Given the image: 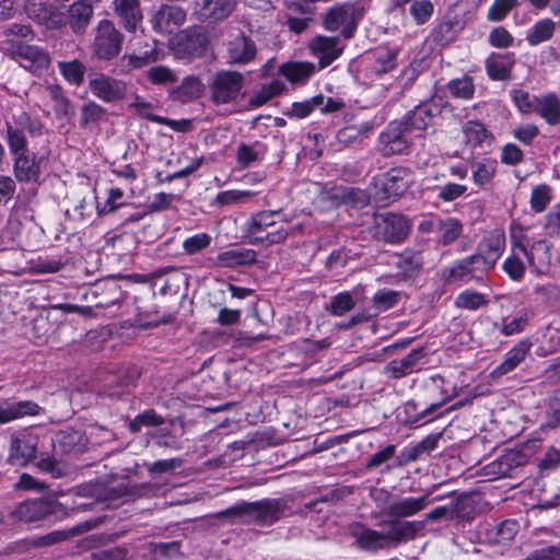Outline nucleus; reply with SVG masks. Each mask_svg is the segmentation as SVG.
I'll return each instance as SVG.
<instances>
[{"mask_svg":"<svg viewBox=\"0 0 560 560\" xmlns=\"http://www.w3.org/2000/svg\"><path fill=\"white\" fill-rule=\"evenodd\" d=\"M89 88L95 96L107 103L124 98L126 93V86L122 82L105 75L92 79Z\"/></svg>","mask_w":560,"mask_h":560,"instance_id":"5701e85b","label":"nucleus"},{"mask_svg":"<svg viewBox=\"0 0 560 560\" xmlns=\"http://www.w3.org/2000/svg\"><path fill=\"white\" fill-rule=\"evenodd\" d=\"M495 173V162H477L472 164V179L476 185L485 187L492 182Z\"/></svg>","mask_w":560,"mask_h":560,"instance_id":"8fccbe9b","label":"nucleus"},{"mask_svg":"<svg viewBox=\"0 0 560 560\" xmlns=\"http://www.w3.org/2000/svg\"><path fill=\"white\" fill-rule=\"evenodd\" d=\"M517 5V0H494L488 10V20L499 22Z\"/></svg>","mask_w":560,"mask_h":560,"instance_id":"13d9d810","label":"nucleus"},{"mask_svg":"<svg viewBox=\"0 0 560 560\" xmlns=\"http://www.w3.org/2000/svg\"><path fill=\"white\" fill-rule=\"evenodd\" d=\"M383 524L386 526V530L378 532L354 522L349 525V534L359 549L376 552L386 547L413 540L423 530V522L388 520Z\"/></svg>","mask_w":560,"mask_h":560,"instance_id":"f257e3e1","label":"nucleus"},{"mask_svg":"<svg viewBox=\"0 0 560 560\" xmlns=\"http://www.w3.org/2000/svg\"><path fill=\"white\" fill-rule=\"evenodd\" d=\"M38 445V438L31 433H20L12 436L9 462L13 466H25L34 458Z\"/></svg>","mask_w":560,"mask_h":560,"instance_id":"f3484780","label":"nucleus"},{"mask_svg":"<svg viewBox=\"0 0 560 560\" xmlns=\"http://www.w3.org/2000/svg\"><path fill=\"white\" fill-rule=\"evenodd\" d=\"M454 23L450 20L441 22L431 33L432 40L436 45H445L454 38Z\"/></svg>","mask_w":560,"mask_h":560,"instance_id":"69168bd1","label":"nucleus"},{"mask_svg":"<svg viewBox=\"0 0 560 560\" xmlns=\"http://www.w3.org/2000/svg\"><path fill=\"white\" fill-rule=\"evenodd\" d=\"M37 23L48 30H58L66 25V15L57 7L50 4Z\"/></svg>","mask_w":560,"mask_h":560,"instance_id":"864d4df0","label":"nucleus"},{"mask_svg":"<svg viewBox=\"0 0 560 560\" xmlns=\"http://www.w3.org/2000/svg\"><path fill=\"white\" fill-rule=\"evenodd\" d=\"M365 9L360 2H343L329 8L323 15V26L329 32L340 31L345 39L353 37Z\"/></svg>","mask_w":560,"mask_h":560,"instance_id":"20e7f679","label":"nucleus"},{"mask_svg":"<svg viewBox=\"0 0 560 560\" xmlns=\"http://www.w3.org/2000/svg\"><path fill=\"white\" fill-rule=\"evenodd\" d=\"M410 172L405 167H394L374 178V198L389 202L400 197L409 187Z\"/></svg>","mask_w":560,"mask_h":560,"instance_id":"0eeeda50","label":"nucleus"},{"mask_svg":"<svg viewBox=\"0 0 560 560\" xmlns=\"http://www.w3.org/2000/svg\"><path fill=\"white\" fill-rule=\"evenodd\" d=\"M12 49L20 65L32 72L47 69L50 65L49 54L38 46L18 42L13 44Z\"/></svg>","mask_w":560,"mask_h":560,"instance_id":"f8f14e48","label":"nucleus"},{"mask_svg":"<svg viewBox=\"0 0 560 560\" xmlns=\"http://www.w3.org/2000/svg\"><path fill=\"white\" fill-rule=\"evenodd\" d=\"M284 88V84L279 80H275L269 84H265L248 100V104L253 107L262 106L272 97L280 95Z\"/></svg>","mask_w":560,"mask_h":560,"instance_id":"37998d69","label":"nucleus"},{"mask_svg":"<svg viewBox=\"0 0 560 560\" xmlns=\"http://www.w3.org/2000/svg\"><path fill=\"white\" fill-rule=\"evenodd\" d=\"M164 418L159 415L154 409H148L139 413L129 423V430L132 433L140 432L142 427H161L164 423Z\"/></svg>","mask_w":560,"mask_h":560,"instance_id":"49530a36","label":"nucleus"},{"mask_svg":"<svg viewBox=\"0 0 560 560\" xmlns=\"http://www.w3.org/2000/svg\"><path fill=\"white\" fill-rule=\"evenodd\" d=\"M314 70V65L310 62H287L279 68V72L293 83L304 82Z\"/></svg>","mask_w":560,"mask_h":560,"instance_id":"58836bf2","label":"nucleus"},{"mask_svg":"<svg viewBox=\"0 0 560 560\" xmlns=\"http://www.w3.org/2000/svg\"><path fill=\"white\" fill-rule=\"evenodd\" d=\"M31 127V119L28 116L23 114L20 117V126H13L10 122H7V142L10 149V153L15 156L25 152H28L27 140L24 132V127Z\"/></svg>","mask_w":560,"mask_h":560,"instance_id":"c85d7f7f","label":"nucleus"},{"mask_svg":"<svg viewBox=\"0 0 560 560\" xmlns=\"http://www.w3.org/2000/svg\"><path fill=\"white\" fill-rule=\"evenodd\" d=\"M373 236L385 243L397 244L402 242L410 231L409 221L400 214L386 212L374 213Z\"/></svg>","mask_w":560,"mask_h":560,"instance_id":"6e6552de","label":"nucleus"},{"mask_svg":"<svg viewBox=\"0 0 560 560\" xmlns=\"http://www.w3.org/2000/svg\"><path fill=\"white\" fill-rule=\"evenodd\" d=\"M401 299L399 291L390 289L378 290L372 298V305L377 312H385L396 306Z\"/></svg>","mask_w":560,"mask_h":560,"instance_id":"de8ad7c7","label":"nucleus"},{"mask_svg":"<svg viewBox=\"0 0 560 560\" xmlns=\"http://www.w3.org/2000/svg\"><path fill=\"white\" fill-rule=\"evenodd\" d=\"M528 455L523 451L510 450L500 457V467L502 474H506L509 470L523 466L527 463Z\"/></svg>","mask_w":560,"mask_h":560,"instance_id":"603ef678","label":"nucleus"},{"mask_svg":"<svg viewBox=\"0 0 560 560\" xmlns=\"http://www.w3.org/2000/svg\"><path fill=\"white\" fill-rule=\"evenodd\" d=\"M446 109H448L446 104L435 101L424 102L406 115L404 124L410 131L425 130L428 127L433 126Z\"/></svg>","mask_w":560,"mask_h":560,"instance_id":"9d476101","label":"nucleus"},{"mask_svg":"<svg viewBox=\"0 0 560 560\" xmlns=\"http://www.w3.org/2000/svg\"><path fill=\"white\" fill-rule=\"evenodd\" d=\"M201 83L196 77H186L182 83L171 91L173 100L187 103L194 98H197L200 94Z\"/></svg>","mask_w":560,"mask_h":560,"instance_id":"4c0bfd02","label":"nucleus"},{"mask_svg":"<svg viewBox=\"0 0 560 560\" xmlns=\"http://www.w3.org/2000/svg\"><path fill=\"white\" fill-rule=\"evenodd\" d=\"M463 132L466 138V142L472 148H485L490 147L492 142L491 132L485 127L483 124L477 120H469L463 126Z\"/></svg>","mask_w":560,"mask_h":560,"instance_id":"2f4dec72","label":"nucleus"},{"mask_svg":"<svg viewBox=\"0 0 560 560\" xmlns=\"http://www.w3.org/2000/svg\"><path fill=\"white\" fill-rule=\"evenodd\" d=\"M440 242L445 246L456 241L463 232L462 223L454 218L439 220Z\"/></svg>","mask_w":560,"mask_h":560,"instance_id":"a18cd8bd","label":"nucleus"},{"mask_svg":"<svg viewBox=\"0 0 560 560\" xmlns=\"http://www.w3.org/2000/svg\"><path fill=\"white\" fill-rule=\"evenodd\" d=\"M423 265L422 254L415 250H405L397 256L395 266L406 278L415 277Z\"/></svg>","mask_w":560,"mask_h":560,"instance_id":"c9c22d12","label":"nucleus"},{"mask_svg":"<svg viewBox=\"0 0 560 560\" xmlns=\"http://www.w3.org/2000/svg\"><path fill=\"white\" fill-rule=\"evenodd\" d=\"M62 510V504L56 500L37 499L21 503L15 510L16 516L26 523L43 520Z\"/></svg>","mask_w":560,"mask_h":560,"instance_id":"4468645a","label":"nucleus"},{"mask_svg":"<svg viewBox=\"0 0 560 560\" xmlns=\"http://www.w3.org/2000/svg\"><path fill=\"white\" fill-rule=\"evenodd\" d=\"M184 460L179 457L170 459H160L148 466V470L152 476H160L172 472L183 466Z\"/></svg>","mask_w":560,"mask_h":560,"instance_id":"680f3d73","label":"nucleus"},{"mask_svg":"<svg viewBox=\"0 0 560 560\" xmlns=\"http://www.w3.org/2000/svg\"><path fill=\"white\" fill-rule=\"evenodd\" d=\"M514 63L515 58L513 52H493L486 60L487 73L492 80H510Z\"/></svg>","mask_w":560,"mask_h":560,"instance_id":"cd10ccee","label":"nucleus"},{"mask_svg":"<svg viewBox=\"0 0 560 560\" xmlns=\"http://www.w3.org/2000/svg\"><path fill=\"white\" fill-rule=\"evenodd\" d=\"M40 407L31 400L5 401L0 405V422L7 423L25 416L38 415Z\"/></svg>","mask_w":560,"mask_h":560,"instance_id":"c756f323","label":"nucleus"},{"mask_svg":"<svg viewBox=\"0 0 560 560\" xmlns=\"http://www.w3.org/2000/svg\"><path fill=\"white\" fill-rule=\"evenodd\" d=\"M532 343L528 340L520 341L506 352L504 360L490 372V377L497 380L514 371L526 358Z\"/></svg>","mask_w":560,"mask_h":560,"instance_id":"a878e982","label":"nucleus"},{"mask_svg":"<svg viewBox=\"0 0 560 560\" xmlns=\"http://www.w3.org/2000/svg\"><path fill=\"white\" fill-rule=\"evenodd\" d=\"M550 200V188L547 185H539L532 191L530 207L535 212H542Z\"/></svg>","mask_w":560,"mask_h":560,"instance_id":"bf43d9fd","label":"nucleus"},{"mask_svg":"<svg viewBox=\"0 0 560 560\" xmlns=\"http://www.w3.org/2000/svg\"><path fill=\"white\" fill-rule=\"evenodd\" d=\"M324 104V95L319 94L311 100L293 103L292 108L290 110V115L296 118H304L308 116L315 108L322 106Z\"/></svg>","mask_w":560,"mask_h":560,"instance_id":"6e6d98bb","label":"nucleus"},{"mask_svg":"<svg viewBox=\"0 0 560 560\" xmlns=\"http://www.w3.org/2000/svg\"><path fill=\"white\" fill-rule=\"evenodd\" d=\"M512 98L520 112L529 114L535 112L539 97L530 96L528 92L523 90H515L513 91Z\"/></svg>","mask_w":560,"mask_h":560,"instance_id":"052dcab7","label":"nucleus"},{"mask_svg":"<svg viewBox=\"0 0 560 560\" xmlns=\"http://www.w3.org/2000/svg\"><path fill=\"white\" fill-rule=\"evenodd\" d=\"M525 560H560V544L537 549Z\"/></svg>","mask_w":560,"mask_h":560,"instance_id":"774afa93","label":"nucleus"},{"mask_svg":"<svg viewBox=\"0 0 560 560\" xmlns=\"http://www.w3.org/2000/svg\"><path fill=\"white\" fill-rule=\"evenodd\" d=\"M210 243L211 237L207 233H200L186 238L183 243V248L186 254L194 255L207 248Z\"/></svg>","mask_w":560,"mask_h":560,"instance_id":"338daca9","label":"nucleus"},{"mask_svg":"<svg viewBox=\"0 0 560 560\" xmlns=\"http://www.w3.org/2000/svg\"><path fill=\"white\" fill-rule=\"evenodd\" d=\"M94 14L89 0H77L68 7L66 25L68 24L75 35L85 34Z\"/></svg>","mask_w":560,"mask_h":560,"instance_id":"aec40b11","label":"nucleus"},{"mask_svg":"<svg viewBox=\"0 0 560 560\" xmlns=\"http://www.w3.org/2000/svg\"><path fill=\"white\" fill-rule=\"evenodd\" d=\"M89 294L94 298L95 307L101 308L117 305L124 299V291L116 279H106L96 283Z\"/></svg>","mask_w":560,"mask_h":560,"instance_id":"412c9836","label":"nucleus"},{"mask_svg":"<svg viewBox=\"0 0 560 560\" xmlns=\"http://www.w3.org/2000/svg\"><path fill=\"white\" fill-rule=\"evenodd\" d=\"M147 78L152 84L166 85L174 83L177 77L173 70L165 66H155L147 71Z\"/></svg>","mask_w":560,"mask_h":560,"instance_id":"3c124183","label":"nucleus"},{"mask_svg":"<svg viewBox=\"0 0 560 560\" xmlns=\"http://www.w3.org/2000/svg\"><path fill=\"white\" fill-rule=\"evenodd\" d=\"M13 174L19 183H36L40 176V160L31 151L13 156Z\"/></svg>","mask_w":560,"mask_h":560,"instance_id":"4be33fe9","label":"nucleus"},{"mask_svg":"<svg viewBox=\"0 0 560 560\" xmlns=\"http://www.w3.org/2000/svg\"><path fill=\"white\" fill-rule=\"evenodd\" d=\"M535 113H538L548 124H560V100L555 94L539 97Z\"/></svg>","mask_w":560,"mask_h":560,"instance_id":"f704fd0d","label":"nucleus"},{"mask_svg":"<svg viewBox=\"0 0 560 560\" xmlns=\"http://www.w3.org/2000/svg\"><path fill=\"white\" fill-rule=\"evenodd\" d=\"M135 306L142 326H156L160 324V320L152 318L159 313L158 306L154 303V292L152 293L145 289L135 296Z\"/></svg>","mask_w":560,"mask_h":560,"instance_id":"7c9ffc66","label":"nucleus"},{"mask_svg":"<svg viewBox=\"0 0 560 560\" xmlns=\"http://www.w3.org/2000/svg\"><path fill=\"white\" fill-rule=\"evenodd\" d=\"M154 444L159 447L171 448L178 451L182 448V443L170 430L162 428L151 434Z\"/></svg>","mask_w":560,"mask_h":560,"instance_id":"4d7b16f0","label":"nucleus"},{"mask_svg":"<svg viewBox=\"0 0 560 560\" xmlns=\"http://www.w3.org/2000/svg\"><path fill=\"white\" fill-rule=\"evenodd\" d=\"M58 69L65 78V80L70 84L79 86L84 82L86 67L79 59H73L70 61H59Z\"/></svg>","mask_w":560,"mask_h":560,"instance_id":"a19ab883","label":"nucleus"},{"mask_svg":"<svg viewBox=\"0 0 560 560\" xmlns=\"http://www.w3.org/2000/svg\"><path fill=\"white\" fill-rule=\"evenodd\" d=\"M310 47L318 57L322 67L329 66L343 50L337 36L318 35L312 40Z\"/></svg>","mask_w":560,"mask_h":560,"instance_id":"393cba45","label":"nucleus"},{"mask_svg":"<svg viewBox=\"0 0 560 560\" xmlns=\"http://www.w3.org/2000/svg\"><path fill=\"white\" fill-rule=\"evenodd\" d=\"M256 256L253 249L235 248L220 253L217 259L222 267L234 268L254 264Z\"/></svg>","mask_w":560,"mask_h":560,"instance_id":"72a5a7b5","label":"nucleus"},{"mask_svg":"<svg viewBox=\"0 0 560 560\" xmlns=\"http://www.w3.org/2000/svg\"><path fill=\"white\" fill-rule=\"evenodd\" d=\"M244 83L243 73L234 70H220L209 82L210 100L215 105L230 104L241 95Z\"/></svg>","mask_w":560,"mask_h":560,"instance_id":"39448f33","label":"nucleus"},{"mask_svg":"<svg viewBox=\"0 0 560 560\" xmlns=\"http://www.w3.org/2000/svg\"><path fill=\"white\" fill-rule=\"evenodd\" d=\"M186 21V11L175 4H162L151 16V24L160 34H174Z\"/></svg>","mask_w":560,"mask_h":560,"instance_id":"9b49d317","label":"nucleus"},{"mask_svg":"<svg viewBox=\"0 0 560 560\" xmlns=\"http://www.w3.org/2000/svg\"><path fill=\"white\" fill-rule=\"evenodd\" d=\"M355 306V302L349 292H341L332 296L330 313L335 316H342Z\"/></svg>","mask_w":560,"mask_h":560,"instance_id":"5fc2aeb1","label":"nucleus"},{"mask_svg":"<svg viewBox=\"0 0 560 560\" xmlns=\"http://www.w3.org/2000/svg\"><path fill=\"white\" fill-rule=\"evenodd\" d=\"M442 280L445 283H451L454 281H469L476 280L471 268L469 266V261L467 258H464L457 261L452 267H445L440 272Z\"/></svg>","mask_w":560,"mask_h":560,"instance_id":"ea45409f","label":"nucleus"},{"mask_svg":"<svg viewBox=\"0 0 560 560\" xmlns=\"http://www.w3.org/2000/svg\"><path fill=\"white\" fill-rule=\"evenodd\" d=\"M432 502L429 494L419 498H395L393 503L382 510V515L389 520L402 521L401 518L412 516L424 510Z\"/></svg>","mask_w":560,"mask_h":560,"instance_id":"2eb2a0df","label":"nucleus"},{"mask_svg":"<svg viewBox=\"0 0 560 560\" xmlns=\"http://www.w3.org/2000/svg\"><path fill=\"white\" fill-rule=\"evenodd\" d=\"M106 109L95 102L91 101L81 108L80 127L88 128L90 125L97 124L106 117Z\"/></svg>","mask_w":560,"mask_h":560,"instance_id":"09e8293b","label":"nucleus"},{"mask_svg":"<svg viewBox=\"0 0 560 560\" xmlns=\"http://www.w3.org/2000/svg\"><path fill=\"white\" fill-rule=\"evenodd\" d=\"M250 244L272 245L283 242L288 236L285 222L276 211H261L247 222Z\"/></svg>","mask_w":560,"mask_h":560,"instance_id":"7ed1b4c3","label":"nucleus"},{"mask_svg":"<svg viewBox=\"0 0 560 560\" xmlns=\"http://www.w3.org/2000/svg\"><path fill=\"white\" fill-rule=\"evenodd\" d=\"M183 281L180 276L165 278L164 271H156L150 278V290L154 295L156 292L161 295L176 294L179 283Z\"/></svg>","mask_w":560,"mask_h":560,"instance_id":"e433bc0d","label":"nucleus"},{"mask_svg":"<svg viewBox=\"0 0 560 560\" xmlns=\"http://www.w3.org/2000/svg\"><path fill=\"white\" fill-rule=\"evenodd\" d=\"M124 36L109 20L98 22L91 46L92 56L100 60L116 58L122 47Z\"/></svg>","mask_w":560,"mask_h":560,"instance_id":"423d86ee","label":"nucleus"},{"mask_svg":"<svg viewBox=\"0 0 560 560\" xmlns=\"http://www.w3.org/2000/svg\"><path fill=\"white\" fill-rule=\"evenodd\" d=\"M556 24L550 19H544L537 22L527 34L529 45L536 46L542 42L550 39L553 35Z\"/></svg>","mask_w":560,"mask_h":560,"instance_id":"c03bdc74","label":"nucleus"},{"mask_svg":"<svg viewBox=\"0 0 560 560\" xmlns=\"http://www.w3.org/2000/svg\"><path fill=\"white\" fill-rule=\"evenodd\" d=\"M456 305L466 310H477L487 305V300L481 293L465 291L457 296Z\"/></svg>","mask_w":560,"mask_h":560,"instance_id":"e2e57ef3","label":"nucleus"},{"mask_svg":"<svg viewBox=\"0 0 560 560\" xmlns=\"http://www.w3.org/2000/svg\"><path fill=\"white\" fill-rule=\"evenodd\" d=\"M518 247L526 256L529 265L539 273H544L548 269L550 254L549 247L545 241L536 242L529 250H527L523 245H518Z\"/></svg>","mask_w":560,"mask_h":560,"instance_id":"473e14b6","label":"nucleus"},{"mask_svg":"<svg viewBox=\"0 0 560 560\" xmlns=\"http://www.w3.org/2000/svg\"><path fill=\"white\" fill-rule=\"evenodd\" d=\"M113 5L125 30L131 33L136 32L143 20L140 0H114Z\"/></svg>","mask_w":560,"mask_h":560,"instance_id":"b1692460","label":"nucleus"},{"mask_svg":"<svg viewBox=\"0 0 560 560\" xmlns=\"http://www.w3.org/2000/svg\"><path fill=\"white\" fill-rule=\"evenodd\" d=\"M226 51L231 65H247L256 58L257 47L249 36L240 33L228 43Z\"/></svg>","mask_w":560,"mask_h":560,"instance_id":"6ab92c4d","label":"nucleus"},{"mask_svg":"<svg viewBox=\"0 0 560 560\" xmlns=\"http://www.w3.org/2000/svg\"><path fill=\"white\" fill-rule=\"evenodd\" d=\"M207 33L201 27H190L176 37L175 48L178 54L187 57H200L208 46Z\"/></svg>","mask_w":560,"mask_h":560,"instance_id":"ddd939ff","label":"nucleus"},{"mask_svg":"<svg viewBox=\"0 0 560 560\" xmlns=\"http://www.w3.org/2000/svg\"><path fill=\"white\" fill-rule=\"evenodd\" d=\"M89 439L85 433L73 428L58 431L52 438V446L57 453L82 454L85 452Z\"/></svg>","mask_w":560,"mask_h":560,"instance_id":"dca6fc26","label":"nucleus"},{"mask_svg":"<svg viewBox=\"0 0 560 560\" xmlns=\"http://www.w3.org/2000/svg\"><path fill=\"white\" fill-rule=\"evenodd\" d=\"M410 132L404 121L392 122L378 138L377 145L382 155L390 156L406 152L411 143Z\"/></svg>","mask_w":560,"mask_h":560,"instance_id":"1a4fd4ad","label":"nucleus"},{"mask_svg":"<svg viewBox=\"0 0 560 560\" xmlns=\"http://www.w3.org/2000/svg\"><path fill=\"white\" fill-rule=\"evenodd\" d=\"M288 510L287 501L282 498H266L255 502L242 501L217 514L218 518L244 520L258 525H271L279 521Z\"/></svg>","mask_w":560,"mask_h":560,"instance_id":"f03ea898","label":"nucleus"},{"mask_svg":"<svg viewBox=\"0 0 560 560\" xmlns=\"http://www.w3.org/2000/svg\"><path fill=\"white\" fill-rule=\"evenodd\" d=\"M425 355L424 348L411 350L401 359L390 361L384 370V373L394 380H400L416 371V366Z\"/></svg>","mask_w":560,"mask_h":560,"instance_id":"bb28decb","label":"nucleus"},{"mask_svg":"<svg viewBox=\"0 0 560 560\" xmlns=\"http://www.w3.org/2000/svg\"><path fill=\"white\" fill-rule=\"evenodd\" d=\"M505 244V237L502 234L491 235L486 237L479 245L478 252L482 254L492 266L495 265L500 258L502 249Z\"/></svg>","mask_w":560,"mask_h":560,"instance_id":"79ce46f5","label":"nucleus"},{"mask_svg":"<svg viewBox=\"0 0 560 560\" xmlns=\"http://www.w3.org/2000/svg\"><path fill=\"white\" fill-rule=\"evenodd\" d=\"M234 4V0H195L194 10L200 21L217 23L232 13Z\"/></svg>","mask_w":560,"mask_h":560,"instance_id":"a211bd4d","label":"nucleus"},{"mask_svg":"<svg viewBox=\"0 0 560 560\" xmlns=\"http://www.w3.org/2000/svg\"><path fill=\"white\" fill-rule=\"evenodd\" d=\"M410 14L418 24H424L433 13V4L429 0H417L410 5Z\"/></svg>","mask_w":560,"mask_h":560,"instance_id":"0e129e2a","label":"nucleus"}]
</instances>
